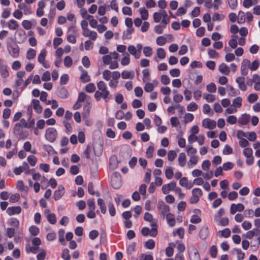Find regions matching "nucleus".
I'll use <instances>...</instances> for the list:
<instances>
[{
	"label": "nucleus",
	"instance_id": "nucleus-27",
	"mask_svg": "<svg viewBox=\"0 0 260 260\" xmlns=\"http://www.w3.org/2000/svg\"><path fill=\"white\" fill-rule=\"evenodd\" d=\"M123 56V57L121 60V64L122 66H127L130 62L129 54L128 53H124Z\"/></svg>",
	"mask_w": 260,
	"mask_h": 260
},
{
	"label": "nucleus",
	"instance_id": "nucleus-50",
	"mask_svg": "<svg viewBox=\"0 0 260 260\" xmlns=\"http://www.w3.org/2000/svg\"><path fill=\"white\" fill-rule=\"evenodd\" d=\"M102 59L103 63L106 65H108L112 61V56L110 54L104 55L102 57Z\"/></svg>",
	"mask_w": 260,
	"mask_h": 260
},
{
	"label": "nucleus",
	"instance_id": "nucleus-37",
	"mask_svg": "<svg viewBox=\"0 0 260 260\" xmlns=\"http://www.w3.org/2000/svg\"><path fill=\"white\" fill-rule=\"evenodd\" d=\"M8 26L10 29L15 30L18 27V24L16 20L12 19L8 22Z\"/></svg>",
	"mask_w": 260,
	"mask_h": 260
},
{
	"label": "nucleus",
	"instance_id": "nucleus-2",
	"mask_svg": "<svg viewBox=\"0 0 260 260\" xmlns=\"http://www.w3.org/2000/svg\"><path fill=\"white\" fill-rule=\"evenodd\" d=\"M45 137L46 139L49 142H54L57 137V132L54 127H49L45 131Z\"/></svg>",
	"mask_w": 260,
	"mask_h": 260
},
{
	"label": "nucleus",
	"instance_id": "nucleus-51",
	"mask_svg": "<svg viewBox=\"0 0 260 260\" xmlns=\"http://www.w3.org/2000/svg\"><path fill=\"white\" fill-rule=\"evenodd\" d=\"M143 53L146 57H150L152 54V50L150 47L147 46L143 48Z\"/></svg>",
	"mask_w": 260,
	"mask_h": 260
},
{
	"label": "nucleus",
	"instance_id": "nucleus-13",
	"mask_svg": "<svg viewBox=\"0 0 260 260\" xmlns=\"http://www.w3.org/2000/svg\"><path fill=\"white\" fill-rule=\"evenodd\" d=\"M0 74L4 78H7L9 75L7 66L3 63L2 59H0Z\"/></svg>",
	"mask_w": 260,
	"mask_h": 260
},
{
	"label": "nucleus",
	"instance_id": "nucleus-43",
	"mask_svg": "<svg viewBox=\"0 0 260 260\" xmlns=\"http://www.w3.org/2000/svg\"><path fill=\"white\" fill-rule=\"evenodd\" d=\"M151 226H152V229L150 230V235L152 237H155L157 234V225L155 222H152L151 224Z\"/></svg>",
	"mask_w": 260,
	"mask_h": 260
},
{
	"label": "nucleus",
	"instance_id": "nucleus-55",
	"mask_svg": "<svg viewBox=\"0 0 260 260\" xmlns=\"http://www.w3.org/2000/svg\"><path fill=\"white\" fill-rule=\"evenodd\" d=\"M146 185L144 184H142L140 185L139 189V193H141L142 196H143V198L144 199L146 198Z\"/></svg>",
	"mask_w": 260,
	"mask_h": 260
},
{
	"label": "nucleus",
	"instance_id": "nucleus-57",
	"mask_svg": "<svg viewBox=\"0 0 260 260\" xmlns=\"http://www.w3.org/2000/svg\"><path fill=\"white\" fill-rule=\"evenodd\" d=\"M198 108V106L194 102L190 103L187 107V110L188 111H194Z\"/></svg>",
	"mask_w": 260,
	"mask_h": 260
},
{
	"label": "nucleus",
	"instance_id": "nucleus-12",
	"mask_svg": "<svg viewBox=\"0 0 260 260\" xmlns=\"http://www.w3.org/2000/svg\"><path fill=\"white\" fill-rule=\"evenodd\" d=\"M244 209V206L242 204H232L230 208V213L234 214L236 212H241Z\"/></svg>",
	"mask_w": 260,
	"mask_h": 260
},
{
	"label": "nucleus",
	"instance_id": "nucleus-64",
	"mask_svg": "<svg viewBox=\"0 0 260 260\" xmlns=\"http://www.w3.org/2000/svg\"><path fill=\"white\" fill-rule=\"evenodd\" d=\"M253 148L256 149V151L255 153V156L257 157H260V142H256L255 143L253 144Z\"/></svg>",
	"mask_w": 260,
	"mask_h": 260
},
{
	"label": "nucleus",
	"instance_id": "nucleus-44",
	"mask_svg": "<svg viewBox=\"0 0 260 260\" xmlns=\"http://www.w3.org/2000/svg\"><path fill=\"white\" fill-rule=\"evenodd\" d=\"M61 257L63 260H70L71 255L70 254L69 250L68 249L65 248L62 250Z\"/></svg>",
	"mask_w": 260,
	"mask_h": 260
},
{
	"label": "nucleus",
	"instance_id": "nucleus-22",
	"mask_svg": "<svg viewBox=\"0 0 260 260\" xmlns=\"http://www.w3.org/2000/svg\"><path fill=\"white\" fill-rule=\"evenodd\" d=\"M165 217L167 219V223L169 224V225L171 227H173L175 224V215L171 213H169Z\"/></svg>",
	"mask_w": 260,
	"mask_h": 260
},
{
	"label": "nucleus",
	"instance_id": "nucleus-26",
	"mask_svg": "<svg viewBox=\"0 0 260 260\" xmlns=\"http://www.w3.org/2000/svg\"><path fill=\"white\" fill-rule=\"evenodd\" d=\"M242 99L240 96H238L235 98L232 103V106L234 107L235 108H239L242 106Z\"/></svg>",
	"mask_w": 260,
	"mask_h": 260
},
{
	"label": "nucleus",
	"instance_id": "nucleus-10",
	"mask_svg": "<svg viewBox=\"0 0 260 260\" xmlns=\"http://www.w3.org/2000/svg\"><path fill=\"white\" fill-rule=\"evenodd\" d=\"M64 193V187L60 185L58 187L57 190H55L53 194V197L55 200L57 201L59 200Z\"/></svg>",
	"mask_w": 260,
	"mask_h": 260
},
{
	"label": "nucleus",
	"instance_id": "nucleus-31",
	"mask_svg": "<svg viewBox=\"0 0 260 260\" xmlns=\"http://www.w3.org/2000/svg\"><path fill=\"white\" fill-rule=\"evenodd\" d=\"M82 75L80 77V80L83 82H87L90 80V76L88 75L87 72L84 70H81Z\"/></svg>",
	"mask_w": 260,
	"mask_h": 260
},
{
	"label": "nucleus",
	"instance_id": "nucleus-40",
	"mask_svg": "<svg viewBox=\"0 0 260 260\" xmlns=\"http://www.w3.org/2000/svg\"><path fill=\"white\" fill-rule=\"evenodd\" d=\"M139 12L141 14V17L143 20H146L148 18V12L145 8H140Z\"/></svg>",
	"mask_w": 260,
	"mask_h": 260
},
{
	"label": "nucleus",
	"instance_id": "nucleus-39",
	"mask_svg": "<svg viewBox=\"0 0 260 260\" xmlns=\"http://www.w3.org/2000/svg\"><path fill=\"white\" fill-rule=\"evenodd\" d=\"M203 112L204 113L208 114L209 116H212L213 115V112L211 111L210 106L207 104L203 105Z\"/></svg>",
	"mask_w": 260,
	"mask_h": 260
},
{
	"label": "nucleus",
	"instance_id": "nucleus-4",
	"mask_svg": "<svg viewBox=\"0 0 260 260\" xmlns=\"http://www.w3.org/2000/svg\"><path fill=\"white\" fill-rule=\"evenodd\" d=\"M192 196L189 199L190 204H196L200 200V197L202 195V191L199 188H196L192 190Z\"/></svg>",
	"mask_w": 260,
	"mask_h": 260
},
{
	"label": "nucleus",
	"instance_id": "nucleus-18",
	"mask_svg": "<svg viewBox=\"0 0 260 260\" xmlns=\"http://www.w3.org/2000/svg\"><path fill=\"white\" fill-rule=\"evenodd\" d=\"M179 184L182 186L186 187L187 189H190L193 186L192 183H188V179L186 177L181 178L179 180Z\"/></svg>",
	"mask_w": 260,
	"mask_h": 260
},
{
	"label": "nucleus",
	"instance_id": "nucleus-16",
	"mask_svg": "<svg viewBox=\"0 0 260 260\" xmlns=\"http://www.w3.org/2000/svg\"><path fill=\"white\" fill-rule=\"evenodd\" d=\"M10 54L14 57L16 58L19 55V49L17 45H11L9 47Z\"/></svg>",
	"mask_w": 260,
	"mask_h": 260
},
{
	"label": "nucleus",
	"instance_id": "nucleus-38",
	"mask_svg": "<svg viewBox=\"0 0 260 260\" xmlns=\"http://www.w3.org/2000/svg\"><path fill=\"white\" fill-rule=\"evenodd\" d=\"M36 51L32 48H29L26 53V58L30 60L35 58Z\"/></svg>",
	"mask_w": 260,
	"mask_h": 260
},
{
	"label": "nucleus",
	"instance_id": "nucleus-60",
	"mask_svg": "<svg viewBox=\"0 0 260 260\" xmlns=\"http://www.w3.org/2000/svg\"><path fill=\"white\" fill-rule=\"evenodd\" d=\"M203 98L206 100V101L208 103H211L214 101L215 96L214 95L211 94H204Z\"/></svg>",
	"mask_w": 260,
	"mask_h": 260
},
{
	"label": "nucleus",
	"instance_id": "nucleus-20",
	"mask_svg": "<svg viewBox=\"0 0 260 260\" xmlns=\"http://www.w3.org/2000/svg\"><path fill=\"white\" fill-rule=\"evenodd\" d=\"M135 73L133 71H123L121 73V77L124 79H133L134 78Z\"/></svg>",
	"mask_w": 260,
	"mask_h": 260
},
{
	"label": "nucleus",
	"instance_id": "nucleus-28",
	"mask_svg": "<svg viewBox=\"0 0 260 260\" xmlns=\"http://www.w3.org/2000/svg\"><path fill=\"white\" fill-rule=\"evenodd\" d=\"M57 94L61 99L67 98L68 96V92L66 89L63 87L58 89Z\"/></svg>",
	"mask_w": 260,
	"mask_h": 260
},
{
	"label": "nucleus",
	"instance_id": "nucleus-32",
	"mask_svg": "<svg viewBox=\"0 0 260 260\" xmlns=\"http://www.w3.org/2000/svg\"><path fill=\"white\" fill-rule=\"evenodd\" d=\"M246 20V16L244 12L240 11L237 16V22L238 23H243Z\"/></svg>",
	"mask_w": 260,
	"mask_h": 260
},
{
	"label": "nucleus",
	"instance_id": "nucleus-52",
	"mask_svg": "<svg viewBox=\"0 0 260 260\" xmlns=\"http://www.w3.org/2000/svg\"><path fill=\"white\" fill-rule=\"evenodd\" d=\"M27 161L31 166H35L36 164L37 158L34 155H29L27 157Z\"/></svg>",
	"mask_w": 260,
	"mask_h": 260
},
{
	"label": "nucleus",
	"instance_id": "nucleus-11",
	"mask_svg": "<svg viewBox=\"0 0 260 260\" xmlns=\"http://www.w3.org/2000/svg\"><path fill=\"white\" fill-rule=\"evenodd\" d=\"M236 82L238 84L239 88L242 91H246L247 86L245 83V79L243 77H239L236 78Z\"/></svg>",
	"mask_w": 260,
	"mask_h": 260
},
{
	"label": "nucleus",
	"instance_id": "nucleus-41",
	"mask_svg": "<svg viewBox=\"0 0 260 260\" xmlns=\"http://www.w3.org/2000/svg\"><path fill=\"white\" fill-rule=\"evenodd\" d=\"M103 78L106 81H109L112 77V72L108 70H105L103 72Z\"/></svg>",
	"mask_w": 260,
	"mask_h": 260
},
{
	"label": "nucleus",
	"instance_id": "nucleus-6",
	"mask_svg": "<svg viewBox=\"0 0 260 260\" xmlns=\"http://www.w3.org/2000/svg\"><path fill=\"white\" fill-rule=\"evenodd\" d=\"M202 126L206 128L210 129H214L216 127V123L215 120L205 118L202 121Z\"/></svg>",
	"mask_w": 260,
	"mask_h": 260
},
{
	"label": "nucleus",
	"instance_id": "nucleus-3",
	"mask_svg": "<svg viewBox=\"0 0 260 260\" xmlns=\"http://www.w3.org/2000/svg\"><path fill=\"white\" fill-rule=\"evenodd\" d=\"M122 185L121 175L118 172H114L111 176V185L115 189L119 188Z\"/></svg>",
	"mask_w": 260,
	"mask_h": 260
},
{
	"label": "nucleus",
	"instance_id": "nucleus-17",
	"mask_svg": "<svg viewBox=\"0 0 260 260\" xmlns=\"http://www.w3.org/2000/svg\"><path fill=\"white\" fill-rule=\"evenodd\" d=\"M209 235L208 228L207 225H203L200 231L199 236L203 240L206 239Z\"/></svg>",
	"mask_w": 260,
	"mask_h": 260
},
{
	"label": "nucleus",
	"instance_id": "nucleus-19",
	"mask_svg": "<svg viewBox=\"0 0 260 260\" xmlns=\"http://www.w3.org/2000/svg\"><path fill=\"white\" fill-rule=\"evenodd\" d=\"M127 50L129 53L134 55L136 59H139L140 57V55L138 54L136 47L134 45H129L127 48Z\"/></svg>",
	"mask_w": 260,
	"mask_h": 260
},
{
	"label": "nucleus",
	"instance_id": "nucleus-62",
	"mask_svg": "<svg viewBox=\"0 0 260 260\" xmlns=\"http://www.w3.org/2000/svg\"><path fill=\"white\" fill-rule=\"evenodd\" d=\"M234 166V164L231 162L228 161L227 162L224 163L222 166V169L224 171H228L229 170H231L233 168Z\"/></svg>",
	"mask_w": 260,
	"mask_h": 260
},
{
	"label": "nucleus",
	"instance_id": "nucleus-63",
	"mask_svg": "<svg viewBox=\"0 0 260 260\" xmlns=\"http://www.w3.org/2000/svg\"><path fill=\"white\" fill-rule=\"evenodd\" d=\"M9 224L12 226L16 228V229L18 228L19 225V221L16 218H12L9 220Z\"/></svg>",
	"mask_w": 260,
	"mask_h": 260
},
{
	"label": "nucleus",
	"instance_id": "nucleus-30",
	"mask_svg": "<svg viewBox=\"0 0 260 260\" xmlns=\"http://www.w3.org/2000/svg\"><path fill=\"white\" fill-rule=\"evenodd\" d=\"M173 168L170 166L167 167L165 170V175L167 178L168 179H172L173 177Z\"/></svg>",
	"mask_w": 260,
	"mask_h": 260
},
{
	"label": "nucleus",
	"instance_id": "nucleus-15",
	"mask_svg": "<svg viewBox=\"0 0 260 260\" xmlns=\"http://www.w3.org/2000/svg\"><path fill=\"white\" fill-rule=\"evenodd\" d=\"M21 212V208L20 206L9 207L7 210V213L10 216L14 214H19Z\"/></svg>",
	"mask_w": 260,
	"mask_h": 260
},
{
	"label": "nucleus",
	"instance_id": "nucleus-61",
	"mask_svg": "<svg viewBox=\"0 0 260 260\" xmlns=\"http://www.w3.org/2000/svg\"><path fill=\"white\" fill-rule=\"evenodd\" d=\"M156 42L157 45L159 46H163L166 43L167 40L166 38L164 37L160 36L156 39Z\"/></svg>",
	"mask_w": 260,
	"mask_h": 260
},
{
	"label": "nucleus",
	"instance_id": "nucleus-23",
	"mask_svg": "<svg viewBox=\"0 0 260 260\" xmlns=\"http://www.w3.org/2000/svg\"><path fill=\"white\" fill-rule=\"evenodd\" d=\"M219 71L225 75H228L230 72L229 67L224 63H221L219 67Z\"/></svg>",
	"mask_w": 260,
	"mask_h": 260
},
{
	"label": "nucleus",
	"instance_id": "nucleus-34",
	"mask_svg": "<svg viewBox=\"0 0 260 260\" xmlns=\"http://www.w3.org/2000/svg\"><path fill=\"white\" fill-rule=\"evenodd\" d=\"M156 55L158 58L163 59L166 57V53L162 48H159L156 50Z\"/></svg>",
	"mask_w": 260,
	"mask_h": 260
},
{
	"label": "nucleus",
	"instance_id": "nucleus-24",
	"mask_svg": "<svg viewBox=\"0 0 260 260\" xmlns=\"http://www.w3.org/2000/svg\"><path fill=\"white\" fill-rule=\"evenodd\" d=\"M178 164L181 167H184L185 165L186 161V157L184 153H181L179 154L178 158Z\"/></svg>",
	"mask_w": 260,
	"mask_h": 260
},
{
	"label": "nucleus",
	"instance_id": "nucleus-48",
	"mask_svg": "<svg viewBox=\"0 0 260 260\" xmlns=\"http://www.w3.org/2000/svg\"><path fill=\"white\" fill-rule=\"evenodd\" d=\"M177 156V153L174 150H170L168 153V159L169 161H172Z\"/></svg>",
	"mask_w": 260,
	"mask_h": 260
},
{
	"label": "nucleus",
	"instance_id": "nucleus-47",
	"mask_svg": "<svg viewBox=\"0 0 260 260\" xmlns=\"http://www.w3.org/2000/svg\"><path fill=\"white\" fill-rule=\"evenodd\" d=\"M143 75V81L144 82H147L149 80V71L147 69H145L143 70L142 71Z\"/></svg>",
	"mask_w": 260,
	"mask_h": 260
},
{
	"label": "nucleus",
	"instance_id": "nucleus-45",
	"mask_svg": "<svg viewBox=\"0 0 260 260\" xmlns=\"http://www.w3.org/2000/svg\"><path fill=\"white\" fill-rule=\"evenodd\" d=\"M197 150L196 148H193L192 145H188L186 149V152L188 156L193 155L197 153Z\"/></svg>",
	"mask_w": 260,
	"mask_h": 260
},
{
	"label": "nucleus",
	"instance_id": "nucleus-54",
	"mask_svg": "<svg viewBox=\"0 0 260 260\" xmlns=\"http://www.w3.org/2000/svg\"><path fill=\"white\" fill-rule=\"evenodd\" d=\"M47 219L48 221L52 224H54L56 222V219L54 214L49 213L47 215Z\"/></svg>",
	"mask_w": 260,
	"mask_h": 260
},
{
	"label": "nucleus",
	"instance_id": "nucleus-46",
	"mask_svg": "<svg viewBox=\"0 0 260 260\" xmlns=\"http://www.w3.org/2000/svg\"><path fill=\"white\" fill-rule=\"evenodd\" d=\"M134 28H128L126 29L125 31L123 32V39H129L131 37L130 35L133 32Z\"/></svg>",
	"mask_w": 260,
	"mask_h": 260
},
{
	"label": "nucleus",
	"instance_id": "nucleus-36",
	"mask_svg": "<svg viewBox=\"0 0 260 260\" xmlns=\"http://www.w3.org/2000/svg\"><path fill=\"white\" fill-rule=\"evenodd\" d=\"M46 54L47 52L46 50L43 49L41 50L40 53L39 54L38 57V60L40 63H43L45 61Z\"/></svg>",
	"mask_w": 260,
	"mask_h": 260
},
{
	"label": "nucleus",
	"instance_id": "nucleus-25",
	"mask_svg": "<svg viewBox=\"0 0 260 260\" xmlns=\"http://www.w3.org/2000/svg\"><path fill=\"white\" fill-rule=\"evenodd\" d=\"M33 107L35 110L38 113H40L42 111V107L40 104V102L38 100L34 99L32 101Z\"/></svg>",
	"mask_w": 260,
	"mask_h": 260
},
{
	"label": "nucleus",
	"instance_id": "nucleus-1",
	"mask_svg": "<svg viewBox=\"0 0 260 260\" xmlns=\"http://www.w3.org/2000/svg\"><path fill=\"white\" fill-rule=\"evenodd\" d=\"M98 90L94 93V98L97 101L103 99L107 102L112 98L109 91L108 90L106 84L103 81H100L97 83Z\"/></svg>",
	"mask_w": 260,
	"mask_h": 260
},
{
	"label": "nucleus",
	"instance_id": "nucleus-58",
	"mask_svg": "<svg viewBox=\"0 0 260 260\" xmlns=\"http://www.w3.org/2000/svg\"><path fill=\"white\" fill-rule=\"evenodd\" d=\"M154 151V148L153 146H150L146 151V155L148 158H151L153 157V153Z\"/></svg>",
	"mask_w": 260,
	"mask_h": 260
},
{
	"label": "nucleus",
	"instance_id": "nucleus-14",
	"mask_svg": "<svg viewBox=\"0 0 260 260\" xmlns=\"http://www.w3.org/2000/svg\"><path fill=\"white\" fill-rule=\"evenodd\" d=\"M82 35L85 37L89 38L91 41H95L98 37L96 32L90 29L87 30V31L82 32Z\"/></svg>",
	"mask_w": 260,
	"mask_h": 260
},
{
	"label": "nucleus",
	"instance_id": "nucleus-21",
	"mask_svg": "<svg viewBox=\"0 0 260 260\" xmlns=\"http://www.w3.org/2000/svg\"><path fill=\"white\" fill-rule=\"evenodd\" d=\"M250 116L246 114H242L238 120V122L242 125H245L249 122Z\"/></svg>",
	"mask_w": 260,
	"mask_h": 260
},
{
	"label": "nucleus",
	"instance_id": "nucleus-49",
	"mask_svg": "<svg viewBox=\"0 0 260 260\" xmlns=\"http://www.w3.org/2000/svg\"><path fill=\"white\" fill-rule=\"evenodd\" d=\"M258 99V95L256 93L250 94L247 97V100L249 103H253Z\"/></svg>",
	"mask_w": 260,
	"mask_h": 260
},
{
	"label": "nucleus",
	"instance_id": "nucleus-33",
	"mask_svg": "<svg viewBox=\"0 0 260 260\" xmlns=\"http://www.w3.org/2000/svg\"><path fill=\"white\" fill-rule=\"evenodd\" d=\"M110 168L112 170L115 169L118 166V162L115 156H112L110 159Z\"/></svg>",
	"mask_w": 260,
	"mask_h": 260
},
{
	"label": "nucleus",
	"instance_id": "nucleus-53",
	"mask_svg": "<svg viewBox=\"0 0 260 260\" xmlns=\"http://www.w3.org/2000/svg\"><path fill=\"white\" fill-rule=\"evenodd\" d=\"M184 122L187 123L189 122L192 121L194 118V116L192 114L187 113L184 115Z\"/></svg>",
	"mask_w": 260,
	"mask_h": 260
},
{
	"label": "nucleus",
	"instance_id": "nucleus-59",
	"mask_svg": "<svg viewBox=\"0 0 260 260\" xmlns=\"http://www.w3.org/2000/svg\"><path fill=\"white\" fill-rule=\"evenodd\" d=\"M64 64L66 67H70L73 62L72 58L70 56H67L65 57L63 60Z\"/></svg>",
	"mask_w": 260,
	"mask_h": 260
},
{
	"label": "nucleus",
	"instance_id": "nucleus-7",
	"mask_svg": "<svg viewBox=\"0 0 260 260\" xmlns=\"http://www.w3.org/2000/svg\"><path fill=\"white\" fill-rule=\"evenodd\" d=\"M176 186L175 182H171L168 184H165L162 186L161 190L164 194H168L170 191H174Z\"/></svg>",
	"mask_w": 260,
	"mask_h": 260
},
{
	"label": "nucleus",
	"instance_id": "nucleus-29",
	"mask_svg": "<svg viewBox=\"0 0 260 260\" xmlns=\"http://www.w3.org/2000/svg\"><path fill=\"white\" fill-rule=\"evenodd\" d=\"M175 244L174 243H170L169 246L166 248V254L168 257L172 256L174 253V248Z\"/></svg>",
	"mask_w": 260,
	"mask_h": 260
},
{
	"label": "nucleus",
	"instance_id": "nucleus-9",
	"mask_svg": "<svg viewBox=\"0 0 260 260\" xmlns=\"http://www.w3.org/2000/svg\"><path fill=\"white\" fill-rule=\"evenodd\" d=\"M23 128V127H19V129H17V130H15V125L14 126L13 129L14 133L18 135L19 139L26 138L28 135L27 132L24 131Z\"/></svg>",
	"mask_w": 260,
	"mask_h": 260
},
{
	"label": "nucleus",
	"instance_id": "nucleus-35",
	"mask_svg": "<svg viewBox=\"0 0 260 260\" xmlns=\"http://www.w3.org/2000/svg\"><path fill=\"white\" fill-rule=\"evenodd\" d=\"M98 204L100 206L101 209V212L103 214H105L106 212V207L105 205L104 201L102 199H98Z\"/></svg>",
	"mask_w": 260,
	"mask_h": 260
},
{
	"label": "nucleus",
	"instance_id": "nucleus-8",
	"mask_svg": "<svg viewBox=\"0 0 260 260\" xmlns=\"http://www.w3.org/2000/svg\"><path fill=\"white\" fill-rule=\"evenodd\" d=\"M189 256L190 260H200V254L197 248L192 246L189 251Z\"/></svg>",
	"mask_w": 260,
	"mask_h": 260
},
{
	"label": "nucleus",
	"instance_id": "nucleus-42",
	"mask_svg": "<svg viewBox=\"0 0 260 260\" xmlns=\"http://www.w3.org/2000/svg\"><path fill=\"white\" fill-rule=\"evenodd\" d=\"M28 127V124L26 122L25 119L22 118L20 120V122L15 124V130L19 129V127Z\"/></svg>",
	"mask_w": 260,
	"mask_h": 260
},
{
	"label": "nucleus",
	"instance_id": "nucleus-5",
	"mask_svg": "<svg viewBox=\"0 0 260 260\" xmlns=\"http://www.w3.org/2000/svg\"><path fill=\"white\" fill-rule=\"evenodd\" d=\"M158 208L159 213L163 218L170 213V207L169 206L166 205L163 201L158 202Z\"/></svg>",
	"mask_w": 260,
	"mask_h": 260
},
{
	"label": "nucleus",
	"instance_id": "nucleus-56",
	"mask_svg": "<svg viewBox=\"0 0 260 260\" xmlns=\"http://www.w3.org/2000/svg\"><path fill=\"white\" fill-rule=\"evenodd\" d=\"M206 88L207 91L209 92L214 93L216 91V86L214 83H211L208 84Z\"/></svg>",
	"mask_w": 260,
	"mask_h": 260
}]
</instances>
